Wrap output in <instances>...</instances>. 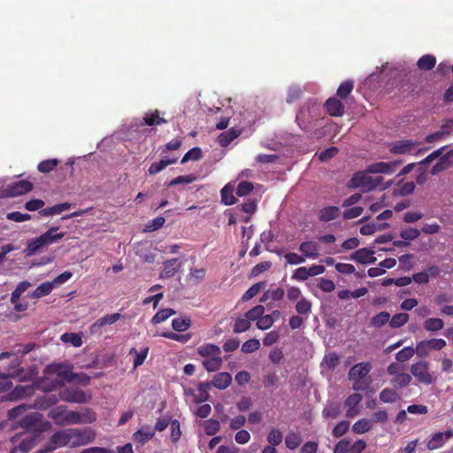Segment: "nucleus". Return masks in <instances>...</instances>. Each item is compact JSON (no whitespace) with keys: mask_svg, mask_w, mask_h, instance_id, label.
<instances>
[{"mask_svg":"<svg viewBox=\"0 0 453 453\" xmlns=\"http://www.w3.org/2000/svg\"><path fill=\"white\" fill-rule=\"evenodd\" d=\"M20 427L26 430L25 433L35 434V436H41L42 433L50 428V423L43 419V415L40 412H31L26 415L19 421Z\"/></svg>","mask_w":453,"mask_h":453,"instance_id":"obj_1","label":"nucleus"},{"mask_svg":"<svg viewBox=\"0 0 453 453\" xmlns=\"http://www.w3.org/2000/svg\"><path fill=\"white\" fill-rule=\"evenodd\" d=\"M366 172H358L349 180V186L355 188H361L367 192L381 186L383 178L380 176L372 177Z\"/></svg>","mask_w":453,"mask_h":453,"instance_id":"obj_2","label":"nucleus"},{"mask_svg":"<svg viewBox=\"0 0 453 453\" xmlns=\"http://www.w3.org/2000/svg\"><path fill=\"white\" fill-rule=\"evenodd\" d=\"M48 416L56 425L60 426L65 425H75L77 411H66L65 406L60 405L51 409L49 411Z\"/></svg>","mask_w":453,"mask_h":453,"instance_id":"obj_3","label":"nucleus"},{"mask_svg":"<svg viewBox=\"0 0 453 453\" xmlns=\"http://www.w3.org/2000/svg\"><path fill=\"white\" fill-rule=\"evenodd\" d=\"M70 429L72 448L88 445L96 439L95 431L89 427Z\"/></svg>","mask_w":453,"mask_h":453,"instance_id":"obj_4","label":"nucleus"},{"mask_svg":"<svg viewBox=\"0 0 453 453\" xmlns=\"http://www.w3.org/2000/svg\"><path fill=\"white\" fill-rule=\"evenodd\" d=\"M411 372L421 384L431 385L434 382V378L429 372V364L426 361H419L412 364Z\"/></svg>","mask_w":453,"mask_h":453,"instance_id":"obj_5","label":"nucleus"},{"mask_svg":"<svg viewBox=\"0 0 453 453\" xmlns=\"http://www.w3.org/2000/svg\"><path fill=\"white\" fill-rule=\"evenodd\" d=\"M447 342L441 338H433L429 340H422L416 345V354L419 357H425L432 350H441L446 346Z\"/></svg>","mask_w":453,"mask_h":453,"instance_id":"obj_6","label":"nucleus"},{"mask_svg":"<svg viewBox=\"0 0 453 453\" xmlns=\"http://www.w3.org/2000/svg\"><path fill=\"white\" fill-rule=\"evenodd\" d=\"M45 372L48 374H55L58 378L66 382L73 381L74 372H73V365L69 363L50 364L46 366Z\"/></svg>","mask_w":453,"mask_h":453,"instance_id":"obj_7","label":"nucleus"},{"mask_svg":"<svg viewBox=\"0 0 453 453\" xmlns=\"http://www.w3.org/2000/svg\"><path fill=\"white\" fill-rule=\"evenodd\" d=\"M70 431V428H66L54 433L47 444V450L53 451L63 447L72 448Z\"/></svg>","mask_w":453,"mask_h":453,"instance_id":"obj_8","label":"nucleus"},{"mask_svg":"<svg viewBox=\"0 0 453 453\" xmlns=\"http://www.w3.org/2000/svg\"><path fill=\"white\" fill-rule=\"evenodd\" d=\"M60 400L65 403H85L90 398L85 392L78 388H65L59 392Z\"/></svg>","mask_w":453,"mask_h":453,"instance_id":"obj_9","label":"nucleus"},{"mask_svg":"<svg viewBox=\"0 0 453 453\" xmlns=\"http://www.w3.org/2000/svg\"><path fill=\"white\" fill-rule=\"evenodd\" d=\"M19 439H21V441L19 444V450L27 453L41 440V436H35V434L22 433L13 436L11 441L15 444Z\"/></svg>","mask_w":453,"mask_h":453,"instance_id":"obj_10","label":"nucleus"},{"mask_svg":"<svg viewBox=\"0 0 453 453\" xmlns=\"http://www.w3.org/2000/svg\"><path fill=\"white\" fill-rule=\"evenodd\" d=\"M34 188L32 182L27 180H20L6 186L4 193L6 196H19L30 192Z\"/></svg>","mask_w":453,"mask_h":453,"instance_id":"obj_11","label":"nucleus"},{"mask_svg":"<svg viewBox=\"0 0 453 453\" xmlns=\"http://www.w3.org/2000/svg\"><path fill=\"white\" fill-rule=\"evenodd\" d=\"M452 437H453V430L452 429L446 430L443 433H441V432L435 433L428 440V441L426 443V448L429 450L438 449L445 444L446 440H449Z\"/></svg>","mask_w":453,"mask_h":453,"instance_id":"obj_12","label":"nucleus"},{"mask_svg":"<svg viewBox=\"0 0 453 453\" xmlns=\"http://www.w3.org/2000/svg\"><path fill=\"white\" fill-rule=\"evenodd\" d=\"M163 270L160 273L159 278L160 279H169L175 275V273L180 269L182 266V262L180 261L178 258H172L169 260H166L163 264Z\"/></svg>","mask_w":453,"mask_h":453,"instance_id":"obj_13","label":"nucleus"},{"mask_svg":"<svg viewBox=\"0 0 453 453\" xmlns=\"http://www.w3.org/2000/svg\"><path fill=\"white\" fill-rule=\"evenodd\" d=\"M373 255V250L363 248L352 253L350 255V259L356 260L357 262L363 265L373 264L376 261V257Z\"/></svg>","mask_w":453,"mask_h":453,"instance_id":"obj_14","label":"nucleus"},{"mask_svg":"<svg viewBox=\"0 0 453 453\" xmlns=\"http://www.w3.org/2000/svg\"><path fill=\"white\" fill-rule=\"evenodd\" d=\"M372 366L369 363L361 362L354 366L349 372V379L350 380H361L364 379L371 371Z\"/></svg>","mask_w":453,"mask_h":453,"instance_id":"obj_15","label":"nucleus"},{"mask_svg":"<svg viewBox=\"0 0 453 453\" xmlns=\"http://www.w3.org/2000/svg\"><path fill=\"white\" fill-rule=\"evenodd\" d=\"M399 164L397 161L393 162H378L370 165L367 167V173H393L396 165Z\"/></svg>","mask_w":453,"mask_h":453,"instance_id":"obj_16","label":"nucleus"},{"mask_svg":"<svg viewBox=\"0 0 453 453\" xmlns=\"http://www.w3.org/2000/svg\"><path fill=\"white\" fill-rule=\"evenodd\" d=\"M325 108L327 113L333 117H341L344 113V105L336 97L328 98L325 103Z\"/></svg>","mask_w":453,"mask_h":453,"instance_id":"obj_17","label":"nucleus"},{"mask_svg":"<svg viewBox=\"0 0 453 453\" xmlns=\"http://www.w3.org/2000/svg\"><path fill=\"white\" fill-rule=\"evenodd\" d=\"M120 317H121V315L119 313L116 312V313H112V314H107V315L98 319L91 326V332L96 333L104 326L114 324L120 319Z\"/></svg>","mask_w":453,"mask_h":453,"instance_id":"obj_18","label":"nucleus"},{"mask_svg":"<svg viewBox=\"0 0 453 453\" xmlns=\"http://www.w3.org/2000/svg\"><path fill=\"white\" fill-rule=\"evenodd\" d=\"M299 251L305 257L317 258L319 254V244L313 241L303 242L299 245Z\"/></svg>","mask_w":453,"mask_h":453,"instance_id":"obj_19","label":"nucleus"},{"mask_svg":"<svg viewBox=\"0 0 453 453\" xmlns=\"http://www.w3.org/2000/svg\"><path fill=\"white\" fill-rule=\"evenodd\" d=\"M232 382V376L229 372H222L217 373L210 382L211 386L218 389L226 388Z\"/></svg>","mask_w":453,"mask_h":453,"instance_id":"obj_20","label":"nucleus"},{"mask_svg":"<svg viewBox=\"0 0 453 453\" xmlns=\"http://www.w3.org/2000/svg\"><path fill=\"white\" fill-rule=\"evenodd\" d=\"M142 119L143 124L150 127L160 126L162 124L167 123V120L164 117L160 116V111L158 110L146 112Z\"/></svg>","mask_w":453,"mask_h":453,"instance_id":"obj_21","label":"nucleus"},{"mask_svg":"<svg viewBox=\"0 0 453 453\" xmlns=\"http://www.w3.org/2000/svg\"><path fill=\"white\" fill-rule=\"evenodd\" d=\"M155 435V431L151 429L149 426H142L138 429L133 435V438L135 441L143 445L145 442L151 440Z\"/></svg>","mask_w":453,"mask_h":453,"instance_id":"obj_22","label":"nucleus"},{"mask_svg":"<svg viewBox=\"0 0 453 453\" xmlns=\"http://www.w3.org/2000/svg\"><path fill=\"white\" fill-rule=\"evenodd\" d=\"M241 134L240 130H236L234 128H230L223 133H221L218 137V142L219 145L223 148L227 147L234 139H236Z\"/></svg>","mask_w":453,"mask_h":453,"instance_id":"obj_23","label":"nucleus"},{"mask_svg":"<svg viewBox=\"0 0 453 453\" xmlns=\"http://www.w3.org/2000/svg\"><path fill=\"white\" fill-rule=\"evenodd\" d=\"M362 401V395L358 393L350 395L345 401V405L349 407L347 411V417H354L357 414L358 411L357 406Z\"/></svg>","mask_w":453,"mask_h":453,"instance_id":"obj_24","label":"nucleus"},{"mask_svg":"<svg viewBox=\"0 0 453 453\" xmlns=\"http://www.w3.org/2000/svg\"><path fill=\"white\" fill-rule=\"evenodd\" d=\"M411 140H402L395 142L390 149V151L394 154H405L410 152L416 145Z\"/></svg>","mask_w":453,"mask_h":453,"instance_id":"obj_25","label":"nucleus"},{"mask_svg":"<svg viewBox=\"0 0 453 453\" xmlns=\"http://www.w3.org/2000/svg\"><path fill=\"white\" fill-rule=\"evenodd\" d=\"M340 209L337 206H327L319 211V219L322 222H328L339 216Z\"/></svg>","mask_w":453,"mask_h":453,"instance_id":"obj_26","label":"nucleus"},{"mask_svg":"<svg viewBox=\"0 0 453 453\" xmlns=\"http://www.w3.org/2000/svg\"><path fill=\"white\" fill-rule=\"evenodd\" d=\"M44 247H46V244L42 235H40L37 238L32 239L28 242L27 248L25 250L26 256H33L39 252Z\"/></svg>","mask_w":453,"mask_h":453,"instance_id":"obj_27","label":"nucleus"},{"mask_svg":"<svg viewBox=\"0 0 453 453\" xmlns=\"http://www.w3.org/2000/svg\"><path fill=\"white\" fill-rule=\"evenodd\" d=\"M58 228V226H52L47 232L42 234V237L44 240L46 246L53 244L61 240L62 238H64L65 233H57Z\"/></svg>","mask_w":453,"mask_h":453,"instance_id":"obj_28","label":"nucleus"},{"mask_svg":"<svg viewBox=\"0 0 453 453\" xmlns=\"http://www.w3.org/2000/svg\"><path fill=\"white\" fill-rule=\"evenodd\" d=\"M197 353L203 357H213L220 356V348L215 344L208 343L198 347Z\"/></svg>","mask_w":453,"mask_h":453,"instance_id":"obj_29","label":"nucleus"},{"mask_svg":"<svg viewBox=\"0 0 453 453\" xmlns=\"http://www.w3.org/2000/svg\"><path fill=\"white\" fill-rule=\"evenodd\" d=\"M96 420V414L89 408H85L81 412L77 411L76 424H92Z\"/></svg>","mask_w":453,"mask_h":453,"instance_id":"obj_30","label":"nucleus"},{"mask_svg":"<svg viewBox=\"0 0 453 453\" xmlns=\"http://www.w3.org/2000/svg\"><path fill=\"white\" fill-rule=\"evenodd\" d=\"M177 157L162 158L159 162L152 163L148 170L150 175L157 174L170 165L175 164Z\"/></svg>","mask_w":453,"mask_h":453,"instance_id":"obj_31","label":"nucleus"},{"mask_svg":"<svg viewBox=\"0 0 453 453\" xmlns=\"http://www.w3.org/2000/svg\"><path fill=\"white\" fill-rule=\"evenodd\" d=\"M72 207V203H63L55 204L51 207H47L39 211V214L41 216H52L56 214H60L64 211L69 210Z\"/></svg>","mask_w":453,"mask_h":453,"instance_id":"obj_32","label":"nucleus"},{"mask_svg":"<svg viewBox=\"0 0 453 453\" xmlns=\"http://www.w3.org/2000/svg\"><path fill=\"white\" fill-rule=\"evenodd\" d=\"M58 400H60L59 395L57 396L54 394L45 395L43 396L39 397L36 400V406L41 410H46L55 404L58 403Z\"/></svg>","mask_w":453,"mask_h":453,"instance_id":"obj_33","label":"nucleus"},{"mask_svg":"<svg viewBox=\"0 0 453 453\" xmlns=\"http://www.w3.org/2000/svg\"><path fill=\"white\" fill-rule=\"evenodd\" d=\"M234 187L231 183H227L221 190V201L226 205H233L236 203V198L234 196Z\"/></svg>","mask_w":453,"mask_h":453,"instance_id":"obj_34","label":"nucleus"},{"mask_svg":"<svg viewBox=\"0 0 453 453\" xmlns=\"http://www.w3.org/2000/svg\"><path fill=\"white\" fill-rule=\"evenodd\" d=\"M34 388L32 386H17L10 393V400H18L33 394Z\"/></svg>","mask_w":453,"mask_h":453,"instance_id":"obj_35","label":"nucleus"},{"mask_svg":"<svg viewBox=\"0 0 453 453\" xmlns=\"http://www.w3.org/2000/svg\"><path fill=\"white\" fill-rule=\"evenodd\" d=\"M412 380L411 376L409 373L401 372L396 374L390 380V384L395 388H403L407 387Z\"/></svg>","mask_w":453,"mask_h":453,"instance_id":"obj_36","label":"nucleus"},{"mask_svg":"<svg viewBox=\"0 0 453 453\" xmlns=\"http://www.w3.org/2000/svg\"><path fill=\"white\" fill-rule=\"evenodd\" d=\"M379 397L380 401L384 403H393L401 398L399 394L394 388H384L380 393Z\"/></svg>","mask_w":453,"mask_h":453,"instance_id":"obj_37","label":"nucleus"},{"mask_svg":"<svg viewBox=\"0 0 453 453\" xmlns=\"http://www.w3.org/2000/svg\"><path fill=\"white\" fill-rule=\"evenodd\" d=\"M423 326L427 332H438L443 329L444 321L439 318H429L424 321Z\"/></svg>","mask_w":453,"mask_h":453,"instance_id":"obj_38","label":"nucleus"},{"mask_svg":"<svg viewBox=\"0 0 453 453\" xmlns=\"http://www.w3.org/2000/svg\"><path fill=\"white\" fill-rule=\"evenodd\" d=\"M436 64V58L433 55H424L422 56L417 63L418 67L422 71H430L432 70Z\"/></svg>","mask_w":453,"mask_h":453,"instance_id":"obj_39","label":"nucleus"},{"mask_svg":"<svg viewBox=\"0 0 453 453\" xmlns=\"http://www.w3.org/2000/svg\"><path fill=\"white\" fill-rule=\"evenodd\" d=\"M53 283L46 281L39 285L34 292L30 295L32 298H41L48 296L53 289Z\"/></svg>","mask_w":453,"mask_h":453,"instance_id":"obj_40","label":"nucleus"},{"mask_svg":"<svg viewBox=\"0 0 453 453\" xmlns=\"http://www.w3.org/2000/svg\"><path fill=\"white\" fill-rule=\"evenodd\" d=\"M354 88V81L352 80H347L341 83L337 88L336 96L340 99H346Z\"/></svg>","mask_w":453,"mask_h":453,"instance_id":"obj_41","label":"nucleus"},{"mask_svg":"<svg viewBox=\"0 0 453 453\" xmlns=\"http://www.w3.org/2000/svg\"><path fill=\"white\" fill-rule=\"evenodd\" d=\"M149 350H150L149 347H145L141 351H137L135 348H132L130 349L129 354H134V364H133V366L134 369L139 367L140 365H142L144 363V361L148 356Z\"/></svg>","mask_w":453,"mask_h":453,"instance_id":"obj_42","label":"nucleus"},{"mask_svg":"<svg viewBox=\"0 0 453 453\" xmlns=\"http://www.w3.org/2000/svg\"><path fill=\"white\" fill-rule=\"evenodd\" d=\"M204 369L208 372H216L222 366V358L220 356L207 358L203 361Z\"/></svg>","mask_w":453,"mask_h":453,"instance_id":"obj_43","label":"nucleus"},{"mask_svg":"<svg viewBox=\"0 0 453 453\" xmlns=\"http://www.w3.org/2000/svg\"><path fill=\"white\" fill-rule=\"evenodd\" d=\"M211 387V385L210 382L199 383V385L197 386L198 395L195 397V401L196 403L207 401L210 397L209 390Z\"/></svg>","mask_w":453,"mask_h":453,"instance_id":"obj_44","label":"nucleus"},{"mask_svg":"<svg viewBox=\"0 0 453 453\" xmlns=\"http://www.w3.org/2000/svg\"><path fill=\"white\" fill-rule=\"evenodd\" d=\"M339 364L340 357L335 352L326 354L322 362V365H325L330 371H334Z\"/></svg>","mask_w":453,"mask_h":453,"instance_id":"obj_45","label":"nucleus"},{"mask_svg":"<svg viewBox=\"0 0 453 453\" xmlns=\"http://www.w3.org/2000/svg\"><path fill=\"white\" fill-rule=\"evenodd\" d=\"M372 429V422L366 418L357 420L352 426L353 433L357 434H365Z\"/></svg>","mask_w":453,"mask_h":453,"instance_id":"obj_46","label":"nucleus"},{"mask_svg":"<svg viewBox=\"0 0 453 453\" xmlns=\"http://www.w3.org/2000/svg\"><path fill=\"white\" fill-rule=\"evenodd\" d=\"M175 313L176 311L171 308L160 310L153 316L151 322L154 325L160 324Z\"/></svg>","mask_w":453,"mask_h":453,"instance_id":"obj_47","label":"nucleus"},{"mask_svg":"<svg viewBox=\"0 0 453 453\" xmlns=\"http://www.w3.org/2000/svg\"><path fill=\"white\" fill-rule=\"evenodd\" d=\"M251 326L250 321L244 316V318L239 317L236 319L233 331L235 334H241L248 331Z\"/></svg>","mask_w":453,"mask_h":453,"instance_id":"obj_48","label":"nucleus"},{"mask_svg":"<svg viewBox=\"0 0 453 453\" xmlns=\"http://www.w3.org/2000/svg\"><path fill=\"white\" fill-rule=\"evenodd\" d=\"M302 439L299 434L291 432L285 438L286 447L289 449H296L300 446Z\"/></svg>","mask_w":453,"mask_h":453,"instance_id":"obj_49","label":"nucleus"},{"mask_svg":"<svg viewBox=\"0 0 453 453\" xmlns=\"http://www.w3.org/2000/svg\"><path fill=\"white\" fill-rule=\"evenodd\" d=\"M341 406L339 403L327 404L323 410V416L325 418H337L341 414Z\"/></svg>","mask_w":453,"mask_h":453,"instance_id":"obj_50","label":"nucleus"},{"mask_svg":"<svg viewBox=\"0 0 453 453\" xmlns=\"http://www.w3.org/2000/svg\"><path fill=\"white\" fill-rule=\"evenodd\" d=\"M409 318V314L407 313L395 314L391 319H389V326L392 328L401 327L408 322Z\"/></svg>","mask_w":453,"mask_h":453,"instance_id":"obj_51","label":"nucleus"},{"mask_svg":"<svg viewBox=\"0 0 453 453\" xmlns=\"http://www.w3.org/2000/svg\"><path fill=\"white\" fill-rule=\"evenodd\" d=\"M390 314L388 311H381L375 315L372 320L371 325L375 327H381L389 323Z\"/></svg>","mask_w":453,"mask_h":453,"instance_id":"obj_52","label":"nucleus"},{"mask_svg":"<svg viewBox=\"0 0 453 453\" xmlns=\"http://www.w3.org/2000/svg\"><path fill=\"white\" fill-rule=\"evenodd\" d=\"M203 153L199 147H194L190 149L180 160L181 164H185L189 160L197 161L202 158Z\"/></svg>","mask_w":453,"mask_h":453,"instance_id":"obj_53","label":"nucleus"},{"mask_svg":"<svg viewBox=\"0 0 453 453\" xmlns=\"http://www.w3.org/2000/svg\"><path fill=\"white\" fill-rule=\"evenodd\" d=\"M59 161L58 159H47L40 162L37 165V170L40 173H47L51 172L53 169H55Z\"/></svg>","mask_w":453,"mask_h":453,"instance_id":"obj_54","label":"nucleus"},{"mask_svg":"<svg viewBox=\"0 0 453 453\" xmlns=\"http://www.w3.org/2000/svg\"><path fill=\"white\" fill-rule=\"evenodd\" d=\"M296 311L300 315L308 316L311 311V303L303 297L296 304Z\"/></svg>","mask_w":453,"mask_h":453,"instance_id":"obj_55","label":"nucleus"},{"mask_svg":"<svg viewBox=\"0 0 453 453\" xmlns=\"http://www.w3.org/2000/svg\"><path fill=\"white\" fill-rule=\"evenodd\" d=\"M267 441L270 446H278L283 441V434L279 429L272 428L267 435Z\"/></svg>","mask_w":453,"mask_h":453,"instance_id":"obj_56","label":"nucleus"},{"mask_svg":"<svg viewBox=\"0 0 453 453\" xmlns=\"http://www.w3.org/2000/svg\"><path fill=\"white\" fill-rule=\"evenodd\" d=\"M60 339L63 342H70L74 347H80L82 344L81 337L75 333H65Z\"/></svg>","mask_w":453,"mask_h":453,"instance_id":"obj_57","label":"nucleus"},{"mask_svg":"<svg viewBox=\"0 0 453 453\" xmlns=\"http://www.w3.org/2000/svg\"><path fill=\"white\" fill-rule=\"evenodd\" d=\"M191 324L190 319L176 318L172 321L173 328L177 332H183L189 328Z\"/></svg>","mask_w":453,"mask_h":453,"instance_id":"obj_58","label":"nucleus"},{"mask_svg":"<svg viewBox=\"0 0 453 453\" xmlns=\"http://www.w3.org/2000/svg\"><path fill=\"white\" fill-rule=\"evenodd\" d=\"M204 432L207 435H214L220 429V424L218 420L210 418L204 422Z\"/></svg>","mask_w":453,"mask_h":453,"instance_id":"obj_59","label":"nucleus"},{"mask_svg":"<svg viewBox=\"0 0 453 453\" xmlns=\"http://www.w3.org/2000/svg\"><path fill=\"white\" fill-rule=\"evenodd\" d=\"M415 353H416V348L413 349L411 347H405L396 353L395 359L398 362H405V361L411 359Z\"/></svg>","mask_w":453,"mask_h":453,"instance_id":"obj_60","label":"nucleus"},{"mask_svg":"<svg viewBox=\"0 0 453 453\" xmlns=\"http://www.w3.org/2000/svg\"><path fill=\"white\" fill-rule=\"evenodd\" d=\"M265 312V307L263 305H256L245 313V317L250 321H257Z\"/></svg>","mask_w":453,"mask_h":453,"instance_id":"obj_61","label":"nucleus"},{"mask_svg":"<svg viewBox=\"0 0 453 453\" xmlns=\"http://www.w3.org/2000/svg\"><path fill=\"white\" fill-rule=\"evenodd\" d=\"M260 348V342L257 339H250L244 342L242 345V351L243 353H253Z\"/></svg>","mask_w":453,"mask_h":453,"instance_id":"obj_62","label":"nucleus"},{"mask_svg":"<svg viewBox=\"0 0 453 453\" xmlns=\"http://www.w3.org/2000/svg\"><path fill=\"white\" fill-rule=\"evenodd\" d=\"M349 428V422L347 420H342L339 422L333 429V436L335 438L342 437L344 435Z\"/></svg>","mask_w":453,"mask_h":453,"instance_id":"obj_63","label":"nucleus"},{"mask_svg":"<svg viewBox=\"0 0 453 453\" xmlns=\"http://www.w3.org/2000/svg\"><path fill=\"white\" fill-rule=\"evenodd\" d=\"M253 188L254 186L251 182L243 180L238 184L235 193L238 196H244L249 195Z\"/></svg>","mask_w":453,"mask_h":453,"instance_id":"obj_64","label":"nucleus"}]
</instances>
